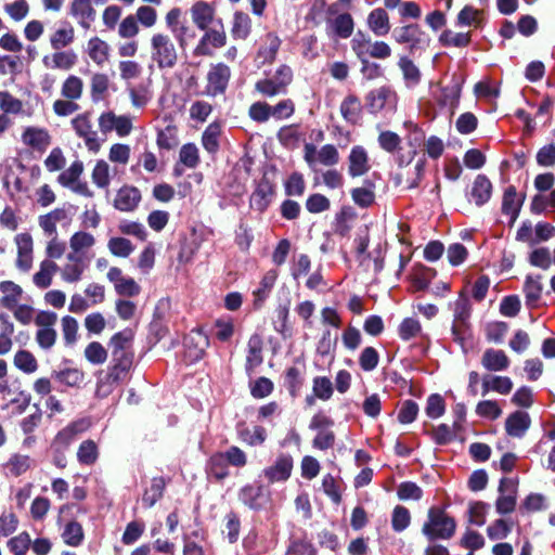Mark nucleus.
<instances>
[{
    "instance_id": "f257e3e1",
    "label": "nucleus",
    "mask_w": 555,
    "mask_h": 555,
    "mask_svg": "<svg viewBox=\"0 0 555 555\" xmlns=\"http://www.w3.org/2000/svg\"><path fill=\"white\" fill-rule=\"evenodd\" d=\"M150 54L158 69H171L178 63V49L172 38L165 33H154L150 39Z\"/></svg>"
},
{
    "instance_id": "f03ea898",
    "label": "nucleus",
    "mask_w": 555,
    "mask_h": 555,
    "mask_svg": "<svg viewBox=\"0 0 555 555\" xmlns=\"http://www.w3.org/2000/svg\"><path fill=\"white\" fill-rule=\"evenodd\" d=\"M455 528V520L443 509L431 507L428 509L427 520L422 527V532L429 540H448L453 537Z\"/></svg>"
},
{
    "instance_id": "7ed1b4c3",
    "label": "nucleus",
    "mask_w": 555,
    "mask_h": 555,
    "mask_svg": "<svg viewBox=\"0 0 555 555\" xmlns=\"http://www.w3.org/2000/svg\"><path fill=\"white\" fill-rule=\"evenodd\" d=\"M292 81V68L287 65H281L272 77L258 80L255 89L264 96L273 98L285 94Z\"/></svg>"
},
{
    "instance_id": "20e7f679",
    "label": "nucleus",
    "mask_w": 555,
    "mask_h": 555,
    "mask_svg": "<svg viewBox=\"0 0 555 555\" xmlns=\"http://www.w3.org/2000/svg\"><path fill=\"white\" fill-rule=\"evenodd\" d=\"M83 171V163L77 159L59 175L57 182L63 188H66L78 195L92 197L93 191L90 189L88 182L81 179Z\"/></svg>"
},
{
    "instance_id": "39448f33",
    "label": "nucleus",
    "mask_w": 555,
    "mask_h": 555,
    "mask_svg": "<svg viewBox=\"0 0 555 555\" xmlns=\"http://www.w3.org/2000/svg\"><path fill=\"white\" fill-rule=\"evenodd\" d=\"M219 27L205 29L204 35L194 48L196 56H212L217 49H221L227 43V34L222 22L219 20Z\"/></svg>"
},
{
    "instance_id": "423d86ee",
    "label": "nucleus",
    "mask_w": 555,
    "mask_h": 555,
    "mask_svg": "<svg viewBox=\"0 0 555 555\" xmlns=\"http://www.w3.org/2000/svg\"><path fill=\"white\" fill-rule=\"evenodd\" d=\"M75 133L81 138L89 152L98 153L102 145L98 132L93 129L91 114L82 113L72 119Z\"/></svg>"
},
{
    "instance_id": "0eeeda50",
    "label": "nucleus",
    "mask_w": 555,
    "mask_h": 555,
    "mask_svg": "<svg viewBox=\"0 0 555 555\" xmlns=\"http://www.w3.org/2000/svg\"><path fill=\"white\" fill-rule=\"evenodd\" d=\"M231 78V69L223 63L211 65L207 73L206 94L217 96L225 92L229 80Z\"/></svg>"
},
{
    "instance_id": "6e6552de",
    "label": "nucleus",
    "mask_w": 555,
    "mask_h": 555,
    "mask_svg": "<svg viewBox=\"0 0 555 555\" xmlns=\"http://www.w3.org/2000/svg\"><path fill=\"white\" fill-rule=\"evenodd\" d=\"M17 256L15 260L16 268L22 272H28L33 267L34 243L28 233H20L14 238Z\"/></svg>"
},
{
    "instance_id": "1a4fd4ad",
    "label": "nucleus",
    "mask_w": 555,
    "mask_h": 555,
    "mask_svg": "<svg viewBox=\"0 0 555 555\" xmlns=\"http://www.w3.org/2000/svg\"><path fill=\"white\" fill-rule=\"evenodd\" d=\"M500 495L495 502L496 512L501 515L512 513L516 507V483L511 478H502L499 486Z\"/></svg>"
},
{
    "instance_id": "9d476101",
    "label": "nucleus",
    "mask_w": 555,
    "mask_h": 555,
    "mask_svg": "<svg viewBox=\"0 0 555 555\" xmlns=\"http://www.w3.org/2000/svg\"><path fill=\"white\" fill-rule=\"evenodd\" d=\"M87 266L85 258L68 253L66 255V261L57 271H60L61 278L64 282L77 283L82 279Z\"/></svg>"
},
{
    "instance_id": "9b49d317",
    "label": "nucleus",
    "mask_w": 555,
    "mask_h": 555,
    "mask_svg": "<svg viewBox=\"0 0 555 555\" xmlns=\"http://www.w3.org/2000/svg\"><path fill=\"white\" fill-rule=\"evenodd\" d=\"M89 427V422L85 420L76 421L64 427L55 436L51 447L56 452L64 451L80 433H83Z\"/></svg>"
},
{
    "instance_id": "f8f14e48",
    "label": "nucleus",
    "mask_w": 555,
    "mask_h": 555,
    "mask_svg": "<svg viewBox=\"0 0 555 555\" xmlns=\"http://www.w3.org/2000/svg\"><path fill=\"white\" fill-rule=\"evenodd\" d=\"M209 346V339L201 330H193L185 338V357L192 361L201 360Z\"/></svg>"
},
{
    "instance_id": "ddd939ff",
    "label": "nucleus",
    "mask_w": 555,
    "mask_h": 555,
    "mask_svg": "<svg viewBox=\"0 0 555 555\" xmlns=\"http://www.w3.org/2000/svg\"><path fill=\"white\" fill-rule=\"evenodd\" d=\"M69 14L83 29H89L96 17V11L90 0H73L69 5Z\"/></svg>"
},
{
    "instance_id": "4468645a",
    "label": "nucleus",
    "mask_w": 555,
    "mask_h": 555,
    "mask_svg": "<svg viewBox=\"0 0 555 555\" xmlns=\"http://www.w3.org/2000/svg\"><path fill=\"white\" fill-rule=\"evenodd\" d=\"M77 63V54L72 50H55L42 57V64L48 69L69 70Z\"/></svg>"
},
{
    "instance_id": "2eb2a0df",
    "label": "nucleus",
    "mask_w": 555,
    "mask_h": 555,
    "mask_svg": "<svg viewBox=\"0 0 555 555\" xmlns=\"http://www.w3.org/2000/svg\"><path fill=\"white\" fill-rule=\"evenodd\" d=\"M21 140L25 146L35 151L43 152L51 144V135L44 128L26 127L21 135Z\"/></svg>"
},
{
    "instance_id": "dca6fc26",
    "label": "nucleus",
    "mask_w": 555,
    "mask_h": 555,
    "mask_svg": "<svg viewBox=\"0 0 555 555\" xmlns=\"http://www.w3.org/2000/svg\"><path fill=\"white\" fill-rule=\"evenodd\" d=\"M293 469V459L289 455H281L273 465L263 469L262 475L270 483L285 481L289 478Z\"/></svg>"
},
{
    "instance_id": "f3484780",
    "label": "nucleus",
    "mask_w": 555,
    "mask_h": 555,
    "mask_svg": "<svg viewBox=\"0 0 555 555\" xmlns=\"http://www.w3.org/2000/svg\"><path fill=\"white\" fill-rule=\"evenodd\" d=\"M190 13L193 24L198 29L205 30L214 22L216 9L212 4L204 0H199L191 7Z\"/></svg>"
},
{
    "instance_id": "a211bd4d",
    "label": "nucleus",
    "mask_w": 555,
    "mask_h": 555,
    "mask_svg": "<svg viewBox=\"0 0 555 555\" xmlns=\"http://www.w3.org/2000/svg\"><path fill=\"white\" fill-rule=\"evenodd\" d=\"M141 202V192L135 186H121L114 198V207L120 211H132Z\"/></svg>"
},
{
    "instance_id": "6ab92c4d",
    "label": "nucleus",
    "mask_w": 555,
    "mask_h": 555,
    "mask_svg": "<svg viewBox=\"0 0 555 555\" xmlns=\"http://www.w3.org/2000/svg\"><path fill=\"white\" fill-rule=\"evenodd\" d=\"M393 37L398 43H409L411 50L428 43L425 34L417 25H408L397 28L393 31Z\"/></svg>"
},
{
    "instance_id": "aec40b11",
    "label": "nucleus",
    "mask_w": 555,
    "mask_h": 555,
    "mask_svg": "<svg viewBox=\"0 0 555 555\" xmlns=\"http://www.w3.org/2000/svg\"><path fill=\"white\" fill-rule=\"evenodd\" d=\"M369 155L361 145L351 149L348 157V173L356 178L365 175L370 170Z\"/></svg>"
},
{
    "instance_id": "412c9836",
    "label": "nucleus",
    "mask_w": 555,
    "mask_h": 555,
    "mask_svg": "<svg viewBox=\"0 0 555 555\" xmlns=\"http://www.w3.org/2000/svg\"><path fill=\"white\" fill-rule=\"evenodd\" d=\"M0 306L12 310L22 300L24 291L13 281H2L0 282Z\"/></svg>"
},
{
    "instance_id": "4be33fe9",
    "label": "nucleus",
    "mask_w": 555,
    "mask_h": 555,
    "mask_svg": "<svg viewBox=\"0 0 555 555\" xmlns=\"http://www.w3.org/2000/svg\"><path fill=\"white\" fill-rule=\"evenodd\" d=\"M34 465V460L26 454L13 453L3 464L7 476L18 477L27 473Z\"/></svg>"
},
{
    "instance_id": "5701e85b",
    "label": "nucleus",
    "mask_w": 555,
    "mask_h": 555,
    "mask_svg": "<svg viewBox=\"0 0 555 555\" xmlns=\"http://www.w3.org/2000/svg\"><path fill=\"white\" fill-rule=\"evenodd\" d=\"M87 53L98 66L105 65L109 60L111 47L100 37H92L87 42Z\"/></svg>"
},
{
    "instance_id": "b1692460",
    "label": "nucleus",
    "mask_w": 555,
    "mask_h": 555,
    "mask_svg": "<svg viewBox=\"0 0 555 555\" xmlns=\"http://www.w3.org/2000/svg\"><path fill=\"white\" fill-rule=\"evenodd\" d=\"M395 93L386 87H380L371 91L366 96V105L371 113L377 114L388 104H392Z\"/></svg>"
},
{
    "instance_id": "393cba45",
    "label": "nucleus",
    "mask_w": 555,
    "mask_h": 555,
    "mask_svg": "<svg viewBox=\"0 0 555 555\" xmlns=\"http://www.w3.org/2000/svg\"><path fill=\"white\" fill-rule=\"evenodd\" d=\"M95 245V237L88 232L78 231L69 237V254L87 258V254Z\"/></svg>"
},
{
    "instance_id": "a878e982",
    "label": "nucleus",
    "mask_w": 555,
    "mask_h": 555,
    "mask_svg": "<svg viewBox=\"0 0 555 555\" xmlns=\"http://www.w3.org/2000/svg\"><path fill=\"white\" fill-rule=\"evenodd\" d=\"M531 420L527 412L516 411L512 413L505 422L506 433L516 438H520L530 427Z\"/></svg>"
},
{
    "instance_id": "bb28decb",
    "label": "nucleus",
    "mask_w": 555,
    "mask_h": 555,
    "mask_svg": "<svg viewBox=\"0 0 555 555\" xmlns=\"http://www.w3.org/2000/svg\"><path fill=\"white\" fill-rule=\"evenodd\" d=\"M481 364L488 371H504L509 366V359L503 350L487 349L482 354Z\"/></svg>"
},
{
    "instance_id": "cd10ccee",
    "label": "nucleus",
    "mask_w": 555,
    "mask_h": 555,
    "mask_svg": "<svg viewBox=\"0 0 555 555\" xmlns=\"http://www.w3.org/2000/svg\"><path fill=\"white\" fill-rule=\"evenodd\" d=\"M491 193L492 184L490 180L483 175H478L473 183L470 192L472 201L477 206H481L490 199Z\"/></svg>"
},
{
    "instance_id": "c85d7f7f",
    "label": "nucleus",
    "mask_w": 555,
    "mask_h": 555,
    "mask_svg": "<svg viewBox=\"0 0 555 555\" xmlns=\"http://www.w3.org/2000/svg\"><path fill=\"white\" fill-rule=\"evenodd\" d=\"M340 113L347 122L358 124L362 115V104L358 96L350 94L340 104Z\"/></svg>"
},
{
    "instance_id": "c756f323",
    "label": "nucleus",
    "mask_w": 555,
    "mask_h": 555,
    "mask_svg": "<svg viewBox=\"0 0 555 555\" xmlns=\"http://www.w3.org/2000/svg\"><path fill=\"white\" fill-rule=\"evenodd\" d=\"M59 266L46 259L40 262L39 270L34 274L33 282L39 288H48L52 284L53 275L57 272Z\"/></svg>"
},
{
    "instance_id": "7c9ffc66",
    "label": "nucleus",
    "mask_w": 555,
    "mask_h": 555,
    "mask_svg": "<svg viewBox=\"0 0 555 555\" xmlns=\"http://www.w3.org/2000/svg\"><path fill=\"white\" fill-rule=\"evenodd\" d=\"M353 28L352 16L349 13H343L330 22L328 34L346 39L351 36Z\"/></svg>"
},
{
    "instance_id": "2f4dec72",
    "label": "nucleus",
    "mask_w": 555,
    "mask_h": 555,
    "mask_svg": "<svg viewBox=\"0 0 555 555\" xmlns=\"http://www.w3.org/2000/svg\"><path fill=\"white\" fill-rule=\"evenodd\" d=\"M367 26L376 36H385L390 30V22L384 9H375L367 16Z\"/></svg>"
},
{
    "instance_id": "473e14b6",
    "label": "nucleus",
    "mask_w": 555,
    "mask_h": 555,
    "mask_svg": "<svg viewBox=\"0 0 555 555\" xmlns=\"http://www.w3.org/2000/svg\"><path fill=\"white\" fill-rule=\"evenodd\" d=\"M83 81L80 77L69 75L63 82L61 94L64 99L77 101L83 93Z\"/></svg>"
},
{
    "instance_id": "72a5a7b5",
    "label": "nucleus",
    "mask_w": 555,
    "mask_h": 555,
    "mask_svg": "<svg viewBox=\"0 0 555 555\" xmlns=\"http://www.w3.org/2000/svg\"><path fill=\"white\" fill-rule=\"evenodd\" d=\"M75 39V30L70 25L57 28L50 36V44L53 50H61L73 43Z\"/></svg>"
},
{
    "instance_id": "f704fd0d",
    "label": "nucleus",
    "mask_w": 555,
    "mask_h": 555,
    "mask_svg": "<svg viewBox=\"0 0 555 555\" xmlns=\"http://www.w3.org/2000/svg\"><path fill=\"white\" fill-rule=\"evenodd\" d=\"M262 488L260 486L255 487L251 485L244 486L238 492L240 501L253 509H259L261 507Z\"/></svg>"
},
{
    "instance_id": "c9c22d12",
    "label": "nucleus",
    "mask_w": 555,
    "mask_h": 555,
    "mask_svg": "<svg viewBox=\"0 0 555 555\" xmlns=\"http://www.w3.org/2000/svg\"><path fill=\"white\" fill-rule=\"evenodd\" d=\"M522 201L518 197L515 186H508L503 196V212L509 215L514 221L520 210Z\"/></svg>"
},
{
    "instance_id": "e433bc0d",
    "label": "nucleus",
    "mask_w": 555,
    "mask_h": 555,
    "mask_svg": "<svg viewBox=\"0 0 555 555\" xmlns=\"http://www.w3.org/2000/svg\"><path fill=\"white\" fill-rule=\"evenodd\" d=\"M85 534L82 526L78 521H69L65 525L62 532V539L69 546H79L83 541Z\"/></svg>"
},
{
    "instance_id": "4c0bfd02",
    "label": "nucleus",
    "mask_w": 555,
    "mask_h": 555,
    "mask_svg": "<svg viewBox=\"0 0 555 555\" xmlns=\"http://www.w3.org/2000/svg\"><path fill=\"white\" fill-rule=\"evenodd\" d=\"M251 20L244 12H235L231 34L235 39H246L250 34Z\"/></svg>"
},
{
    "instance_id": "58836bf2",
    "label": "nucleus",
    "mask_w": 555,
    "mask_h": 555,
    "mask_svg": "<svg viewBox=\"0 0 555 555\" xmlns=\"http://www.w3.org/2000/svg\"><path fill=\"white\" fill-rule=\"evenodd\" d=\"M406 87H414L421 80V72L418 67L406 56H401L398 63Z\"/></svg>"
},
{
    "instance_id": "ea45409f",
    "label": "nucleus",
    "mask_w": 555,
    "mask_h": 555,
    "mask_svg": "<svg viewBox=\"0 0 555 555\" xmlns=\"http://www.w3.org/2000/svg\"><path fill=\"white\" fill-rule=\"evenodd\" d=\"M99 457L98 446L93 440H85L77 451V460L82 465H93Z\"/></svg>"
},
{
    "instance_id": "a19ab883",
    "label": "nucleus",
    "mask_w": 555,
    "mask_h": 555,
    "mask_svg": "<svg viewBox=\"0 0 555 555\" xmlns=\"http://www.w3.org/2000/svg\"><path fill=\"white\" fill-rule=\"evenodd\" d=\"M240 438L243 442L248 446H260L266 441L267 430L258 425H254L251 427H245L238 433Z\"/></svg>"
},
{
    "instance_id": "79ce46f5",
    "label": "nucleus",
    "mask_w": 555,
    "mask_h": 555,
    "mask_svg": "<svg viewBox=\"0 0 555 555\" xmlns=\"http://www.w3.org/2000/svg\"><path fill=\"white\" fill-rule=\"evenodd\" d=\"M377 142L383 151L395 154L400 150L402 140L400 135L393 131L382 130L378 134Z\"/></svg>"
},
{
    "instance_id": "37998d69",
    "label": "nucleus",
    "mask_w": 555,
    "mask_h": 555,
    "mask_svg": "<svg viewBox=\"0 0 555 555\" xmlns=\"http://www.w3.org/2000/svg\"><path fill=\"white\" fill-rule=\"evenodd\" d=\"M221 128L218 124H210L202 135V144L208 153H216L219 149Z\"/></svg>"
},
{
    "instance_id": "c03bdc74",
    "label": "nucleus",
    "mask_w": 555,
    "mask_h": 555,
    "mask_svg": "<svg viewBox=\"0 0 555 555\" xmlns=\"http://www.w3.org/2000/svg\"><path fill=\"white\" fill-rule=\"evenodd\" d=\"M482 21V11L472 7L465 5L456 17L459 26H474L478 27Z\"/></svg>"
},
{
    "instance_id": "a18cd8bd",
    "label": "nucleus",
    "mask_w": 555,
    "mask_h": 555,
    "mask_svg": "<svg viewBox=\"0 0 555 555\" xmlns=\"http://www.w3.org/2000/svg\"><path fill=\"white\" fill-rule=\"evenodd\" d=\"M91 179L99 189L108 188L111 182L109 165L103 159L98 160L92 169Z\"/></svg>"
},
{
    "instance_id": "49530a36",
    "label": "nucleus",
    "mask_w": 555,
    "mask_h": 555,
    "mask_svg": "<svg viewBox=\"0 0 555 555\" xmlns=\"http://www.w3.org/2000/svg\"><path fill=\"white\" fill-rule=\"evenodd\" d=\"M351 197L356 205L360 207H369L374 203L375 193L373 183H365L361 188H356L351 191Z\"/></svg>"
},
{
    "instance_id": "de8ad7c7",
    "label": "nucleus",
    "mask_w": 555,
    "mask_h": 555,
    "mask_svg": "<svg viewBox=\"0 0 555 555\" xmlns=\"http://www.w3.org/2000/svg\"><path fill=\"white\" fill-rule=\"evenodd\" d=\"M165 486L166 483L164 478H153L150 488L143 494V504L146 507H152L163 496Z\"/></svg>"
},
{
    "instance_id": "09e8293b",
    "label": "nucleus",
    "mask_w": 555,
    "mask_h": 555,
    "mask_svg": "<svg viewBox=\"0 0 555 555\" xmlns=\"http://www.w3.org/2000/svg\"><path fill=\"white\" fill-rule=\"evenodd\" d=\"M107 248L112 255L120 258H127L134 250L132 243L125 237L109 238L107 242Z\"/></svg>"
},
{
    "instance_id": "8fccbe9b",
    "label": "nucleus",
    "mask_w": 555,
    "mask_h": 555,
    "mask_svg": "<svg viewBox=\"0 0 555 555\" xmlns=\"http://www.w3.org/2000/svg\"><path fill=\"white\" fill-rule=\"evenodd\" d=\"M278 279V272L275 270L268 271L257 289L254 291L255 300L258 304H261L263 300H266Z\"/></svg>"
},
{
    "instance_id": "3c124183",
    "label": "nucleus",
    "mask_w": 555,
    "mask_h": 555,
    "mask_svg": "<svg viewBox=\"0 0 555 555\" xmlns=\"http://www.w3.org/2000/svg\"><path fill=\"white\" fill-rule=\"evenodd\" d=\"M14 365L26 374L37 371L38 362L34 354L27 350H18L14 356Z\"/></svg>"
},
{
    "instance_id": "603ef678",
    "label": "nucleus",
    "mask_w": 555,
    "mask_h": 555,
    "mask_svg": "<svg viewBox=\"0 0 555 555\" xmlns=\"http://www.w3.org/2000/svg\"><path fill=\"white\" fill-rule=\"evenodd\" d=\"M29 10L30 7L27 0H14L3 5V11L14 22L23 21L28 15Z\"/></svg>"
},
{
    "instance_id": "864d4df0",
    "label": "nucleus",
    "mask_w": 555,
    "mask_h": 555,
    "mask_svg": "<svg viewBox=\"0 0 555 555\" xmlns=\"http://www.w3.org/2000/svg\"><path fill=\"white\" fill-rule=\"evenodd\" d=\"M178 142V129L175 125H168L157 133L156 143L159 149L171 150Z\"/></svg>"
},
{
    "instance_id": "5fc2aeb1",
    "label": "nucleus",
    "mask_w": 555,
    "mask_h": 555,
    "mask_svg": "<svg viewBox=\"0 0 555 555\" xmlns=\"http://www.w3.org/2000/svg\"><path fill=\"white\" fill-rule=\"evenodd\" d=\"M453 315L455 323L463 325L470 317V302L466 294L460 293L459 298L453 304Z\"/></svg>"
},
{
    "instance_id": "6e6d98bb",
    "label": "nucleus",
    "mask_w": 555,
    "mask_h": 555,
    "mask_svg": "<svg viewBox=\"0 0 555 555\" xmlns=\"http://www.w3.org/2000/svg\"><path fill=\"white\" fill-rule=\"evenodd\" d=\"M281 41L274 35H267L266 37V46L262 47L258 52V59L261 60V63H271L279 51Z\"/></svg>"
},
{
    "instance_id": "4d7b16f0",
    "label": "nucleus",
    "mask_w": 555,
    "mask_h": 555,
    "mask_svg": "<svg viewBox=\"0 0 555 555\" xmlns=\"http://www.w3.org/2000/svg\"><path fill=\"white\" fill-rule=\"evenodd\" d=\"M117 33L121 39H134L140 33L139 23L135 17L132 14L124 17L118 24Z\"/></svg>"
},
{
    "instance_id": "13d9d810",
    "label": "nucleus",
    "mask_w": 555,
    "mask_h": 555,
    "mask_svg": "<svg viewBox=\"0 0 555 555\" xmlns=\"http://www.w3.org/2000/svg\"><path fill=\"white\" fill-rule=\"evenodd\" d=\"M132 332L131 331H122L116 333L111 338V346H112V356L117 357L118 354H127L126 348L132 340Z\"/></svg>"
},
{
    "instance_id": "bf43d9fd",
    "label": "nucleus",
    "mask_w": 555,
    "mask_h": 555,
    "mask_svg": "<svg viewBox=\"0 0 555 555\" xmlns=\"http://www.w3.org/2000/svg\"><path fill=\"white\" fill-rule=\"evenodd\" d=\"M179 160L188 168H195L199 163L198 149L194 143L182 145L179 152Z\"/></svg>"
},
{
    "instance_id": "052dcab7",
    "label": "nucleus",
    "mask_w": 555,
    "mask_h": 555,
    "mask_svg": "<svg viewBox=\"0 0 555 555\" xmlns=\"http://www.w3.org/2000/svg\"><path fill=\"white\" fill-rule=\"evenodd\" d=\"M31 544L30 535L27 532H21L20 534L11 538L7 542L8 548L14 555H27V551Z\"/></svg>"
},
{
    "instance_id": "680f3d73",
    "label": "nucleus",
    "mask_w": 555,
    "mask_h": 555,
    "mask_svg": "<svg viewBox=\"0 0 555 555\" xmlns=\"http://www.w3.org/2000/svg\"><path fill=\"white\" fill-rule=\"evenodd\" d=\"M119 75L122 80H132L141 76L142 65L132 60H125L118 63Z\"/></svg>"
},
{
    "instance_id": "e2e57ef3",
    "label": "nucleus",
    "mask_w": 555,
    "mask_h": 555,
    "mask_svg": "<svg viewBox=\"0 0 555 555\" xmlns=\"http://www.w3.org/2000/svg\"><path fill=\"white\" fill-rule=\"evenodd\" d=\"M139 24L146 28H152L157 23V11L151 5H141L133 15Z\"/></svg>"
},
{
    "instance_id": "0e129e2a",
    "label": "nucleus",
    "mask_w": 555,
    "mask_h": 555,
    "mask_svg": "<svg viewBox=\"0 0 555 555\" xmlns=\"http://www.w3.org/2000/svg\"><path fill=\"white\" fill-rule=\"evenodd\" d=\"M371 46V38L360 30L351 40L352 50L354 51L357 56L362 61L366 55H370Z\"/></svg>"
},
{
    "instance_id": "69168bd1",
    "label": "nucleus",
    "mask_w": 555,
    "mask_h": 555,
    "mask_svg": "<svg viewBox=\"0 0 555 555\" xmlns=\"http://www.w3.org/2000/svg\"><path fill=\"white\" fill-rule=\"evenodd\" d=\"M476 414L487 420H496L502 414V409L496 401L483 400L476 405Z\"/></svg>"
},
{
    "instance_id": "338daca9",
    "label": "nucleus",
    "mask_w": 555,
    "mask_h": 555,
    "mask_svg": "<svg viewBox=\"0 0 555 555\" xmlns=\"http://www.w3.org/2000/svg\"><path fill=\"white\" fill-rule=\"evenodd\" d=\"M422 326L418 320L413 318L404 319L399 325V336L403 340H410L421 334Z\"/></svg>"
},
{
    "instance_id": "774afa93",
    "label": "nucleus",
    "mask_w": 555,
    "mask_h": 555,
    "mask_svg": "<svg viewBox=\"0 0 555 555\" xmlns=\"http://www.w3.org/2000/svg\"><path fill=\"white\" fill-rule=\"evenodd\" d=\"M411 521V515L408 508L403 506H396L392 511L391 526L397 532L405 530Z\"/></svg>"
}]
</instances>
